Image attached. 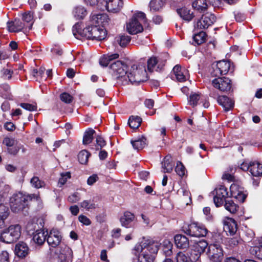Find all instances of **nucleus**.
<instances>
[{
  "label": "nucleus",
  "instance_id": "31",
  "mask_svg": "<svg viewBox=\"0 0 262 262\" xmlns=\"http://www.w3.org/2000/svg\"><path fill=\"white\" fill-rule=\"evenodd\" d=\"M224 229L231 235L234 234L237 231L236 222L232 219H228L227 221L225 222Z\"/></svg>",
  "mask_w": 262,
  "mask_h": 262
},
{
  "label": "nucleus",
  "instance_id": "18",
  "mask_svg": "<svg viewBox=\"0 0 262 262\" xmlns=\"http://www.w3.org/2000/svg\"><path fill=\"white\" fill-rule=\"evenodd\" d=\"M48 235L47 241L49 246L55 248L59 245L61 240V236L58 230L52 229Z\"/></svg>",
  "mask_w": 262,
  "mask_h": 262
},
{
  "label": "nucleus",
  "instance_id": "41",
  "mask_svg": "<svg viewBox=\"0 0 262 262\" xmlns=\"http://www.w3.org/2000/svg\"><path fill=\"white\" fill-rule=\"evenodd\" d=\"M23 19L24 21L27 23H30L28 26V29L29 30H31L32 29V25L35 20V18H34L33 15V12L29 11L25 13L23 15Z\"/></svg>",
  "mask_w": 262,
  "mask_h": 262
},
{
  "label": "nucleus",
  "instance_id": "25",
  "mask_svg": "<svg viewBox=\"0 0 262 262\" xmlns=\"http://www.w3.org/2000/svg\"><path fill=\"white\" fill-rule=\"evenodd\" d=\"M174 166V162L170 155L166 156L162 162V167L163 172L170 173Z\"/></svg>",
  "mask_w": 262,
  "mask_h": 262
},
{
  "label": "nucleus",
  "instance_id": "58",
  "mask_svg": "<svg viewBox=\"0 0 262 262\" xmlns=\"http://www.w3.org/2000/svg\"><path fill=\"white\" fill-rule=\"evenodd\" d=\"M69 202L72 203H76L80 200V194L78 192H75L70 195L68 199Z\"/></svg>",
  "mask_w": 262,
  "mask_h": 262
},
{
  "label": "nucleus",
  "instance_id": "1",
  "mask_svg": "<svg viewBox=\"0 0 262 262\" xmlns=\"http://www.w3.org/2000/svg\"><path fill=\"white\" fill-rule=\"evenodd\" d=\"M159 247V244L157 242L146 241L137 244L132 250V253L138 257V262H153Z\"/></svg>",
  "mask_w": 262,
  "mask_h": 262
},
{
  "label": "nucleus",
  "instance_id": "49",
  "mask_svg": "<svg viewBox=\"0 0 262 262\" xmlns=\"http://www.w3.org/2000/svg\"><path fill=\"white\" fill-rule=\"evenodd\" d=\"M38 227L37 224L33 221H30L27 223L26 229L27 232L29 234H33L34 231Z\"/></svg>",
  "mask_w": 262,
  "mask_h": 262
},
{
  "label": "nucleus",
  "instance_id": "47",
  "mask_svg": "<svg viewBox=\"0 0 262 262\" xmlns=\"http://www.w3.org/2000/svg\"><path fill=\"white\" fill-rule=\"evenodd\" d=\"M251 253L255 255L258 259H262V245L259 243V246L252 247L250 249Z\"/></svg>",
  "mask_w": 262,
  "mask_h": 262
},
{
  "label": "nucleus",
  "instance_id": "52",
  "mask_svg": "<svg viewBox=\"0 0 262 262\" xmlns=\"http://www.w3.org/2000/svg\"><path fill=\"white\" fill-rule=\"evenodd\" d=\"M176 173L180 177H182L184 176L185 172V168L182 163L178 161L175 168Z\"/></svg>",
  "mask_w": 262,
  "mask_h": 262
},
{
  "label": "nucleus",
  "instance_id": "48",
  "mask_svg": "<svg viewBox=\"0 0 262 262\" xmlns=\"http://www.w3.org/2000/svg\"><path fill=\"white\" fill-rule=\"evenodd\" d=\"M30 182L32 185L36 188H40L45 186V183L40 180L37 177H33Z\"/></svg>",
  "mask_w": 262,
  "mask_h": 262
},
{
  "label": "nucleus",
  "instance_id": "46",
  "mask_svg": "<svg viewBox=\"0 0 262 262\" xmlns=\"http://www.w3.org/2000/svg\"><path fill=\"white\" fill-rule=\"evenodd\" d=\"M80 207L89 211L96 208V204L93 200H84L80 203Z\"/></svg>",
  "mask_w": 262,
  "mask_h": 262
},
{
  "label": "nucleus",
  "instance_id": "24",
  "mask_svg": "<svg viewBox=\"0 0 262 262\" xmlns=\"http://www.w3.org/2000/svg\"><path fill=\"white\" fill-rule=\"evenodd\" d=\"M25 27L24 24L19 19H15L14 21L7 23V28L9 32H17L21 31Z\"/></svg>",
  "mask_w": 262,
  "mask_h": 262
},
{
  "label": "nucleus",
  "instance_id": "34",
  "mask_svg": "<svg viewBox=\"0 0 262 262\" xmlns=\"http://www.w3.org/2000/svg\"><path fill=\"white\" fill-rule=\"evenodd\" d=\"M130 39L131 37L128 35H119L115 38L114 43L119 45L121 47H124L129 43Z\"/></svg>",
  "mask_w": 262,
  "mask_h": 262
},
{
  "label": "nucleus",
  "instance_id": "14",
  "mask_svg": "<svg viewBox=\"0 0 262 262\" xmlns=\"http://www.w3.org/2000/svg\"><path fill=\"white\" fill-rule=\"evenodd\" d=\"M207 255L210 259H223V253L221 245L218 243L210 244L208 246Z\"/></svg>",
  "mask_w": 262,
  "mask_h": 262
},
{
  "label": "nucleus",
  "instance_id": "15",
  "mask_svg": "<svg viewBox=\"0 0 262 262\" xmlns=\"http://www.w3.org/2000/svg\"><path fill=\"white\" fill-rule=\"evenodd\" d=\"M110 19L107 14L99 13L94 14L91 17V22L92 24L101 26L102 28H105L109 25Z\"/></svg>",
  "mask_w": 262,
  "mask_h": 262
},
{
  "label": "nucleus",
  "instance_id": "54",
  "mask_svg": "<svg viewBox=\"0 0 262 262\" xmlns=\"http://www.w3.org/2000/svg\"><path fill=\"white\" fill-rule=\"evenodd\" d=\"M71 178V173L69 172H67L65 173H62L61 177L59 179L58 185L59 187H61L67 181L68 179Z\"/></svg>",
  "mask_w": 262,
  "mask_h": 262
},
{
  "label": "nucleus",
  "instance_id": "22",
  "mask_svg": "<svg viewBox=\"0 0 262 262\" xmlns=\"http://www.w3.org/2000/svg\"><path fill=\"white\" fill-rule=\"evenodd\" d=\"M164 64L165 62H160L156 57H152L147 61V69L150 72L154 70L158 71L159 70H160Z\"/></svg>",
  "mask_w": 262,
  "mask_h": 262
},
{
  "label": "nucleus",
  "instance_id": "53",
  "mask_svg": "<svg viewBox=\"0 0 262 262\" xmlns=\"http://www.w3.org/2000/svg\"><path fill=\"white\" fill-rule=\"evenodd\" d=\"M10 86L8 84H3L0 86V95L7 98L9 95Z\"/></svg>",
  "mask_w": 262,
  "mask_h": 262
},
{
  "label": "nucleus",
  "instance_id": "42",
  "mask_svg": "<svg viewBox=\"0 0 262 262\" xmlns=\"http://www.w3.org/2000/svg\"><path fill=\"white\" fill-rule=\"evenodd\" d=\"M206 34L204 31H200L193 35V39L195 45H200L206 40Z\"/></svg>",
  "mask_w": 262,
  "mask_h": 262
},
{
  "label": "nucleus",
  "instance_id": "39",
  "mask_svg": "<svg viewBox=\"0 0 262 262\" xmlns=\"http://www.w3.org/2000/svg\"><path fill=\"white\" fill-rule=\"evenodd\" d=\"M224 206L227 210L232 214L236 213L238 209V206L231 200L225 201Z\"/></svg>",
  "mask_w": 262,
  "mask_h": 262
},
{
  "label": "nucleus",
  "instance_id": "5",
  "mask_svg": "<svg viewBox=\"0 0 262 262\" xmlns=\"http://www.w3.org/2000/svg\"><path fill=\"white\" fill-rule=\"evenodd\" d=\"M21 227L19 224L10 225L3 230L0 234V241L7 244L16 242L20 237Z\"/></svg>",
  "mask_w": 262,
  "mask_h": 262
},
{
  "label": "nucleus",
  "instance_id": "56",
  "mask_svg": "<svg viewBox=\"0 0 262 262\" xmlns=\"http://www.w3.org/2000/svg\"><path fill=\"white\" fill-rule=\"evenodd\" d=\"M164 245H166L167 248L163 249L164 252L165 253L166 256H169L172 253V243L168 241L164 242Z\"/></svg>",
  "mask_w": 262,
  "mask_h": 262
},
{
  "label": "nucleus",
  "instance_id": "20",
  "mask_svg": "<svg viewBox=\"0 0 262 262\" xmlns=\"http://www.w3.org/2000/svg\"><path fill=\"white\" fill-rule=\"evenodd\" d=\"M218 103L221 105L225 112L232 110L234 107V101L226 96H220L217 98Z\"/></svg>",
  "mask_w": 262,
  "mask_h": 262
},
{
  "label": "nucleus",
  "instance_id": "59",
  "mask_svg": "<svg viewBox=\"0 0 262 262\" xmlns=\"http://www.w3.org/2000/svg\"><path fill=\"white\" fill-rule=\"evenodd\" d=\"M0 262H10L9 253L6 251H3L0 253Z\"/></svg>",
  "mask_w": 262,
  "mask_h": 262
},
{
  "label": "nucleus",
  "instance_id": "63",
  "mask_svg": "<svg viewBox=\"0 0 262 262\" xmlns=\"http://www.w3.org/2000/svg\"><path fill=\"white\" fill-rule=\"evenodd\" d=\"M99 179L98 176L96 174H94L92 176L89 177L87 180V184L89 185H93Z\"/></svg>",
  "mask_w": 262,
  "mask_h": 262
},
{
  "label": "nucleus",
  "instance_id": "8",
  "mask_svg": "<svg viewBox=\"0 0 262 262\" xmlns=\"http://www.w3.org/2000/svg\"><path fill=\"white\" fill-rule=\"evenodd\" d=\"M110 69L117 79H120L123 82H125V77L127 74V66L125 64L121 61L117 60L111 64Z\"/></svg>",
  "mask_w": 262,
  "mask_h": 262
},
{
  "label": "nucleus",
  "instance_id": "37",
  "mask_svg": "<svg viewBox=\"0 0 262 262\" xmlns=\"http://www.w3.org/2000/svg\"><path fill=\"white\" fill-rule=\"evenodd\" d=\"M95 131L92 128L86 130L84 134L83 137V144L87 145L91 143L93 140V135Z\"/></svg>",
  "mask_w": 262,
  "mask_h": 262
},
{
  "label": "nucleus",
  "instance_id": "10",
  "mask_svg": "<svg viewBox=\"0 0 262 262\" xmlns=\"http://www.w3.org/2000/svg\"><path fill=\"white\" fill-rule=\"evenodd\" d=\"M230 68V62L226 60H221L217 62L212 68L211 74L213 77H219L226 74Z\"/></svg>",
  "mask_w": 262,
  "mask_h": 262
},
{
  "label": "nucleus",
  "instance_id": "6",
  "mask_svg": "<svg viewBox=\"0 0 262 262\" xmlns=\"http://www.w3.org/2000/svg\"><path fill=\"white\" fill-rule=\"evenodd\" d=\"M147 22L146 15L142 12L135 13L132 19L126 24L127 32L130 34H136L143 30L142 24Z\"/></svg>",
  "mask_w": 262,
  "mask_h": 262
},
{
  "label": "nucleus",
  "instance_id": "7",
  "mask_svg": "<svg viewBox=\"0 0 262 262\" xmlns=\"http://www.w3.org/2000/svg\"><path fill=\"white\" fill-rule=\"evenodd\" d=\"M182 230L185 234L192 237H204L208 233L207 229L203 225L196 223L185 224Z\"/></svg>",
  "mask_w": 262,
  "mask_h": 262
},
{
  "label": "nucleus",
  "instance_id": "27",
  "mask_svg": "<svg viewBox=\"0 0 262 262\" xmlns=\"http://www.w3.org/2000/svg\"><path fill=\"white\" fill-rule=\"evenodd\" d=\"M10 214L9 208L4 204H0V229L5 226V221Z\"/></svg>",
  "mask_w": 262,
  "mask_h": 262
},
{
  "label": "nucleus",
  "instance_id": "55",
  "mask_svg": "<svg viewBox=\"0 0 262 262\" xmlns=\"http://www.w3.org/2000/svg\"><path fill=\"white\" fill-rule=\"evenodd\" d=\"M72 250H69V255L66 256L65 254L61 253L59 255V258L61 259V262H72Z\"/></svg>",
  "mask_w": 262,
  "mask_h": 262
},
{
  "label": "nucleus",
  "instance_id": "45",
  "mask_svg": "<svg viewBox=\"0 0 262 262\" xmlns=\"http://www.w3.org/2000/svg\"><path fill=\"white\" fill-rule=\"evenodd\" d=\"M242 242V240L241 238L237 236L232 238H228L226 241L227 245L230 248L236 247L238 244H241Z\"/></svg>",
  "mask_w": 262,
  "mask_h": 262
},
{
  "label": "nucleus",
  "instance_id": "64",
  "mask_svg": "<svg viewBox=\"0 0 262 262\" xmlns=\"http://www.w3.org/2000/svg\"><path fill=\"white\" fill-rule=\"evenodd\" d=\"M51 52L55 55L60 56L62 54V49L58 47V46H55L54 47L52 48L51 49Z\"/></svg>",
  "mask_w": 262,
  "mask_h": 262
},
{
  "label": "nucleus",
  "instance_id": "32",
  "mask_svg": "<svg viewBox=\"0 0 262 262\" xmlns=\"http://www.w3.org/2000/svg\"><path fill=\"white\" fill-rule=\"evenodd\" d=\"M119 57V55L118 53L104 55L100 58L99 63L102 67H107L111 62L118 58Z\"/></svg>",
  "mask_w": 262,
  "mask_h": 262
},
{
  "label": "nucleus",
  "instance_id": "30",
  "mask_svg": "<svg viewBox=\"0 0 262 262\" xmlns=\"http://www.w3.org/2000/svg\"><path fill=\"white\" fill-rule=\"evenodd\" d=\"M72 14L76 19H82L87 14V11L84 7L76 6L73 8Z\"/></svg>",
  "mask_w": 262,
  "mask_h": 262
},
{
  "label": "nucleus",
  "instance_id": "44",
  "mask_svg": "<svg viewBox=\"0 0 262 262\" xmlns=\"http://www.w3.org/2000/svg\"><path fill=\"white\" fill-rule=\"evenodd\" d=\"M90 154L86 150H82L78 155L79 162L82 164H85L88 161Z\"/></svg>",
  "mask_w": 262,
  "mask_h": 262
},
{
  "label": "nucleus",
  "instance_id": "62",
  "mask_svg": "<svg viewBox=\"0 0 262 262\" xmlns=\"http://www.w3.org/2000/svg\"><path fill=\"white\" fill-rule=\"evenodd\" d=\"M3 76L6 79H10L12 77L13 72L10 70L3 69L2 71Z\"/></svg>",
  "mask_w": 262,
  "mask_h": 262
},
{
  "label": "nucleus",
  "instance_id": "26",
  "mask_svg": "<svg viewBox=\"0 0 262 262\" xmlns=\"http://www.w3.org/2000/svg\"><path fill=\"white\" fill-rule=\"evenodd\" d=\"M174 238L175 244L178 248L186 249L189 247V240L185 236L182 234H177L175 235Z\"/></svg>",
  "mask_w": 262,
  "mask_h": 262
},
{
  "label": "nucleus",
  "instance_id": "23",
  "mask_svg": "<svg viewBox=\"0 0 262 262\" xmlns=\"http://www.w3.org/2000/svg\"><path fill=\"white\" fill-rule=\"evenodd\" d=\"M15 254L19 257H25L29 253V248L27 245L24 242H19L15 245Z\"/></svg>",
  "mask_w": 262,
  "mask_h": 262
},
{
  "label": "nucleus",
  "instance_id": "17",
  "mask_svg": "<svg viewBox=\"0 0 262 262\" xmlns=\"http://www.w3.org/2000/svg\"><path fill=\"white\" fill-rule=\"evenodd\" d=\"M104 7L108 11L116 13L119 12L122 8L123 2L122 0H105L103 1Z\"/></svg>",
  "mask_w": 262,
  "mask_h": 262
},
{
  "label": "nucleus",
  "instance_id": "60",
  "mask_svg": "<svg viewBox=\"0 0 262 262\" xmlns=\"http://www.w3.org/2000/svg\"><path fill=\"white\" fill-rule=\"evenodd\" d=\"M3 143L8 147H11L14 145L15 140L14 138L6 137L4 139Z\"/></svg>",
  "mask_w": 262,
  "mask_h": 262
},
{
  "label": "nucleus",
  "instance_id": "38",
  "mask_svg": "<svg viewBox=\"0 0 262 262\" xmlns=\"http://www.w3.org/2000/svg\"><path fill=\"white\" fill-rule=\"evenodd\" d=\"M166 0H151L149 6L150 11H157L160 10L164 6Z\"/></svg>",
  "mask_w": 262,
  "mask_h": 262
},
{
  "label": "nucleus",
  "instance_id": "35",
  "mask_svg": "<svg viewBox=\"0 0 262 262\" xmlns=\"http://www.w3.org/2000/svg\"><path fill=\"white\" fill-rule=\"evenodd\" d=\"M192 7L199 11H204L208 7L207 0H194L192 3Z\"/></svg>",
  "mask_w": 262,
  "mask_h": 262
},
{
  "label": "nucleus",
  "instance_id": "13",
  "mask_svg": "<svg viewBox=\"0 0 262 262\" xmlns=\"http://www.w3.org/2000/svg\"><path fill=\"white\" fill-rule=\"evenodd\" d=\"M208 246V243L205 240H202L195 243L191 250V258L193 260H201L200 256Z\"/></svg>",
  "mask_w": 262,
  "mask_h": 262
},
{
  "label": "nucleus",
  "instance_id": "9",
  "mask_svg": "<svg viewBox=\"0 0 262 262\" xmlns=\"http://www.w3.org/2000/svg\"><path fill=\"white\" fill-rule=\"evenodd\" d=\"M212 81L213 86L221 92H228L232 86L231 81L227 77H216Z\"/></svg>",
  "mask_w": 262,
  "mask_h": 262
},
{
  "label": "nucleus",
  "instance_id": "33",
  "mask_svg": "<svg viewBox=\"0 0 262 262\" xmlns=\"http://www.w3.org/2000/svg\"><path fill=\"white\" fill-rule=\"evenodd\" d=\"M177 13L184 20L189 21L194 17L192 13H190V10L186 7L178 9Z\"/></svg>",
  "mask_w": 262,
  "mask_h": 262
},
{
  "label": "nucleus",
  "instance_id": "2",
  "mask_svg": "<svg viewBox=\"0 0 262 262\" xmlns=\"http://www.w3.org/2000/svg\"><path fill=\"white\" fill-rule=\"evenodd\" d=\"M72 32L74 36L78 39L85 38L89 39L101 40L104 39L106 35L105 29L92 24L82 29L81 23H77L73 27Z\"/></svg>",
  "mask_w": 262,
  "mask_h": 262
},
{
  "label": "nucleus",
  "instance_id": "40",
  "mask_svg": "<svg viewBox=\"0 0 262 262\" xmlns=\"http://www.w3.org/2000/svg\"><path fill=\"white\" fill-rule=\"evenodd\" d=\"M146 138L142 137V138L132 141L131 143L134 149L139 150L143 149L145 146L146 144Z\"/></svg>",
  "mask_w": 262,
  "mask_h": 262
},
{
  "label": "nucleus",
  "instance_id": "28",
  "mask_svg": "<svg viewBox=\"0 0 262 262\" xmlns=\"http://www.w3.org/2000/svg\"><path fill=\"white\" fill-rule=\"evenodd\" d=\"M249 172L254 177L261 176L262 175V164L256 161L251 162Z\"/></svg>",
  "mask_w": 262,
  "mask_h": 262
},
{
  "label": "nucleus",
  "instance_id": "3",
  "mask_svg": "<svg viewBox=\"0 0 262 262\" xmlns=\"http://www.w3.org/2000/svg\"><path fill=\"white\" fill-rule=\"evenodd\" d=\"M38 194H26L18 192L14 193L10 198V206L12 212L18 213L28 208L29 203L32 200L38 201Z\"/></svg>",
  "mask_w": 262,
  "mask_h": 262
},
{
  "label": "nucleus",
  "instance_id": "43",
  "mask_svg": "<svg viewBox=\"0 0 262 262\" xmlns=\"http://www.w3.org/2000/svg\"><path fill=\"white\" fill-rule=\"evenodd\" d=\"M142 119L138 116H132L128 119V124L132 128H137L141 125Z\"/></svg>",
  "mask_w": 262,
  "mask_h": 262
},
{
  "label": "nucleus",
  "instance_id": "4",
  "mask_svg": "<svg viewBox=\"0 0 262 262\" xmlns=\"http://www.w3.org/2000/svg\"><path fill=\"white\" fill-rule=\"evenodd\" d=\"M147 73L144 66L142 65H133L125 77V83L128 82L140 83L147 80Z\"/></svg>",
  "mask_w": 262,
  "mask_h": 262
},
{
  "label": "nucleus",
  "instance_id": "51",
  "mask_svg": "<svg viewBox=\"0 0 262 262\" xmlns=\"http://www.w3.org/2000/svg\"><path fill=\"white\" fill-rule=\"evenodd\" d=\"M200 99V95L199 94H191L189 96V103L192 106H195L198 104V101Z\"/></svg>",
  "mask_w": 262,
  "mask_h": 262
},
{
  "label": "nucleus",
  "instance_id": "12",
  "mask_svg": "<svg viewBox=\"0 0 262 262\" xmlns=\"http://www.w3.org/2000/svg\"><path fill=\"white\" fill-rule=\"evenodd\" d=\"M231 195L232 197L243 203L247 197L244 188L238 183H233L230 187Z\"/></svg>",
  "mask_w": 262,
  "mask_h": 262
},
{
  "label": "nucleus",
  "instance_id": "50",
  "mask_svg": "<svg viewBox=\"0 0 262 262\" xmlns=\"http://www.w3.org/2000/svg\"><path fill=\"white\" fill-rule=\"evenodd\" d=\"M60 100L65 103H71L73 100V97L70 94L63 92L60 95Z\"/></svg>",
  "mask_w": 262,
  "mask_h": 262
},
{
  "label": "nucleus",
  "instance_id": "57",
  "mask_svg": "<svg viewBox=\"0 0 262 262\" xmlns=\"http://www.w3.org/2000/svg\"><path fill=\"white\" fill-rule=\"evenodd\" d=\"M20 106L29 111H34L37 110V106L36 105L31 104L27 103H21Z\"/></svg>",
  "mask_w": 262,
  "mask_h": 262
},
{
  "label": "nucleus",
  "instance_id": "36",
  "mask_svg": "<svg viewBox=\"0 0 262 262\" xmlns=\"http://www.w3.org/2000/svg\"><path fill=\"white\" fill-rule=\"evenodd\" d=\"M177 262H201V260H193L191 258V253L190 256H187L183 252H180L177 253L176 256Z\"/></svg>",
  "mask_w": 262,
  "mask_h": 262
},
{
  "label": "nucleus",
  "instance_id": "61",
  "mask_svg": "<svg viewBox=\"0 0 262 262\" xmlns=\"http://www.w3.org/2000/svg\"><path fill=\"white\" fill-rule=\"evenodd\" d=\"M78 220L83 225L88 226L91 224L90 220L84 215H80L78 217Z\"/></svg>",
  "mask_w": 262,
  "mask_h": 262
},
{
  "label": "nucleus",
  "instance_id": "11",
  "mask_svg": "<svg viewBox=\"0 0 262 262\" xmlns=\"http://www.w3.org/2000/svg\"><path fill=\"white\" fill-rule=\"evenodd\" d=\"M216 20V17L214 14L206 13L203 14L201 19L198 20L194 25L195 30H201L208 28Z\"/></svg>",
  "mask_w": 262,
  "mask_h": 262
},
{
  "label": "nucleus",
  "instance_id": "29",
  "mask_svg": "<svg viewBox=\"0 0 262 262\" xmlns=\"http://www.w3.org/2000/svg\"><path fill=\"white\" fill-rule=\"evenodd\" d=\"M135 215L130 212H125L123 215L120 219V221L122 226L128 228L130 224L134 220Z\"/></svg>",
  "mask_w": 262,
  "mask_h": 262
},
{
  "label": "nucleus",
  "instance_id": "16",
  "mask_svg": "<svg viewBox=\"0 0 262 262\" xmlns=\"http://www.w3.org/2000/svg\"><path fill=\"white\" fill-rule=\"evenodd\" d=\"M215 195L214 196V203L216 207H220L225 202L228 193L227 188L224 186H220L214 190Z\"/></svg>",
  "mask_w": 262,
  "mask_h": 262
},
{
  "label": "nucleus",
  "instance_id": "21",
  "mask_svg": "<svg viewBox=\"0 0 262 262\" xmlns=\"http://www.w3.org/2000/svg\"><path fill=\"white\" fill-rule=\"evenodd\" d=\"M48 232L42 229H37L33 234V241L38 245H42L47 239Z\"/></svg>",
  "mask_w": 262,
  "mask_h": 262
},
{
  "label": "nucleus",
  "instance_id": "19",
  "mask_svg": "<svg viewBox=\"0 0 262 262\" xmlns=\"http://www.w3.org/2000/svg\"><path fill=\"white\" fill-rule=\"evenodd\" d=\"M173 72L177 80L180 82L185 81L189 78L188 71L179 64L173 67Z\"/></svg>",
  "mask_w": 262,
  "mask_h": 262
}]
</instances>
